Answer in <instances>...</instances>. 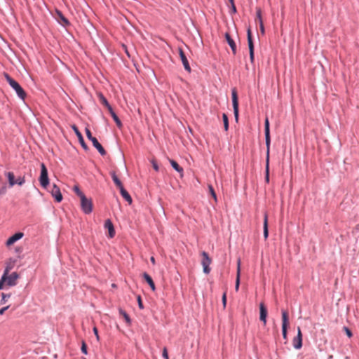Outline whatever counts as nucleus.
Masks as SVG:
<instances>
[{
    "instance_id": "1",
    "label": "nucleus",
    "mask_w": 359,
    "mask_h": 359,
    "mask_svg": "<svg viewBox=\"0 0 359 359\" xmlns=\"http://www.w3.org/2000/svg\"><path fill=\"white\" fill-rule=\"evenodd\" d=\"M4 76L6 81L8 83L10 86L15 91L18 96L24 100L26 97V93L20 85L13 78H11L7 73H4Z\"/></svg>"
},
{
    "instance_id": "2",
    "label": "nucleus",
    "mask_w": 359,
    "mask_h": 359,
    "mask_svg": "<svg viewBox=\"0 0 359 359\" xmlns=\"http://www.w3.org/2000/svg\"><path fill=\"white\" fill-rule=\"evenodd\" d=\"M85 130H86V134L87 138L92 142L93 145L97 149L99 153L102 156H104L106 154V151L104 150L103 147L101 145V144L98 142V140L95 137H93L90 130L88 128H86Z\"/></svg>"
},
{
    "instance_id": "3",
    "label": "nucleus",
    "mask_w": 359,
    "mask_h": 359,
    "mask_svg": "<svg viewBox=\"0 0 359 359\" xmlns=\"http://www.w3.org/2000/svg\"><path fill=\"white\" fill-rule=\"evenodd\" d=\"M10 268L8 266L6 268L4 273L3 275H6V284L9 286H15L17 284V280L19 278V275L17 272H13L11 274L8 275Z\"/></svg>"
},
{
    "instance_id": "4",
    "label": "nucleus",
    "mask_w": 359,
    "mask_h": 359,
    "mask_svg": "<svg viewBox=\"0 0 359 359\" xmlns=\"http://www.w3.org/2000/svg\"><path fill=\"white\" fill-rule=\"evenodd\" d=\"M39 180L41 186L43 188L46 189L49 184V178L48 170L43 163L41 164V174Z\"/></svg>"
},
{
    "instance_id": "5",
    "label": "nucleus",
    "mask_w": 359,
    "mask_h": 359,
    "mask_svg": "<svg viewBox=\"0 0 359 359\" xmlns=\"http://www.w3.org/2000/svg\"><path fill=\"white\" fill-rule=\"evenodd\" d=\"M81 199V210L85 214H90L93 210V203L91 199L88 198L86 196H82Z\"/></svg>"
},
{
    "instance_id": "6",
    "label": "nucleus",
    "mask_w": 359,
    "mask_h": 359,
    "mask_svg": "<svg viewBox=\"0 0 359 359\" xmlns=\"http://www.w3.org/2000/svg\"><path fill=\"white\" fill-rule=\"evenodd\" d=\"M231 96H232V104L233 109V114L235 116V119L236 121L238 120V99L237 91L236 88H233L231 90Z\"/></svg>"
},
{
    "instance_id": "7",
    "label": "nucleus",
    "mask_w": 359,
    "mask_h": 359,
    "mask_svg": "<svg viewBox=\"0 0 359 359\" xmlns=\"http://www.w3.org/2000/svg\"><path fill=\"white\" fill-rule=\"evenodd\" d=\"M201 255L203 257L201 264L203 267V272L206 274H208L210 272V268L209 266L211 264L212 260L210 258L208 254L205 251L201 252Z\"/></svg>"
},
{
    "instance_id": "8",
    "label": "nucleus",
    "mask_w": 359,
    "mask_h": 359,
    "mask_svg": "<svg viewBox=\"0 0 359 359\" xmlns=\"http://www.w3.org/2000/svg\"><path fill=\"white\" fill-rule=\"evenodd\" d=\"M264 133H265V141L266 146V151L269 154L271 139H270V128H269V121L266 117L264 121Z\"/></svg>"
},
{
    "instance_id": "9",
    "label": "nucleus",
    "mask_w": 359,
    "mask_h": 359,
    "mask_svg": "<svg viewBox=\"0 0 359 359\" xmlns=\"http://www.w3.org/2000/svg\"><path fill=\"white\" fill-rule=\"evenodd\" d=\"M289 323L288 313L286 311H282V332L284 339L287 337V327Z\"/></svg>"
},
{
    "instance_id": "10",
    "label": "nucleus",
    "mask_w": 359,
    "mask_h": 359,
    "mask_svg": "<svg viewBox=\"0 0 359 359\" xmlns=\"http://www.w3.org/2000/svg\"><path fill=\"white\" fill-rule=\"evenodd\" d=\"M292 345L295 349H300L302 346V334L299 327H297V335L292 340Z\"/></svg>"
},
{
    "instance_id": "11",
    "label": "nucleus",
    "mask_w": 359,
    "mask_h": 359,
    "mask_svg": "<svg viewBox=\"0 0 359 359\" xmlns=\"http://www.w3.org/2000/svg\"><path fill=\"white\" fill-rule=\"evenodd\" d=\"M178 51H179V55H180V57L181 58L182 62L183 64V66H184L185 70L187 71L188 72H191V67L189 65V61H188L182 48H179Z\"/></svg>"
},
{
    "instance_id": "12",
    "label": "nucleus",
    "mask_w": 359,
    "mask_h": 359,
    "mask_svg": "<svg viewBox=\"0 0 359 359\" xmlns=\"http://www.w3.org/2000/svg\"><path fill=\"white\" fill-rule=\"evenodd\" d=\"M72 130L74 131L76 135L77 136L79 143L81 144V147L85 149L88 150V147L87 144H86L84 139L83 137V135L81 133L79 130V128L75 125H73L72 126Z\"/></svg>"
},
{
    "instance_id": "13",
    "label": "nucleus",
    "mask_w": 359,
    "mask_h": 359,
    "mask_svg": "<svg viewBox=\"0 0 359 359\" xmlns=\"http://www.w3.org/2000/svg\"><path fill=\"white\" fill-rule=\"evenodd\" d=\"M56 19L57 22L63 27H67L70 25L69 21L65 17L62 13L56 10Z\"/></svg>"
},
{
    "instance_id": "14",
    "label": "nucleus",
    "mask_w": 359,
    "mask_h": 359,
    "mask_svg": "<svg viewBox=\"0 0 359 359\" xmlns=\"http://www.w3.org/2000/svg\"><path fill=\"white\" fill-rule=\"evenodd\" d=\"M51 195L55 198L57 202H61L62 200V196L60 192V188L56 185L53 184L50 191Z\"/></svg>"
},
{
    "instance_id": "15",
    "label": "nucleus",
    "mask_w": 359,
    "mask_h": 359,
    "mask_svg": "<svg viewBox=\"0 0 359 359\" xmlns=\"http://www.w3.org/2000/svg\"><path fill=\"white\" fill-rule=\"evenodd\" d=\"M259 313L260 316L259 319L261 321L263 322L264 325H265L266 324V317H267V309L264 304V303H260L259 304Z\"/></svg>"
},
{
    "instance_id": "16",
    "label": "nucleus",
    "mask_w": 359,
    "mask_h": 359,
    "mask_svg": "<svg viewBox=\"0 0 359 359\" xmlns=\"http://www.w3.org/2000/svg\"><path fill=\"white\" fill-rule=\"evenodd\" d=\"M24 236V233L22 232H18L11 236L6 241V244L7 246H10L14 244L16 241L21 239Z\"/></svg>"
},
{
    "instance_id": "17",
    "label": "nucleus",
    "mask_w": 359,
    "mask_h": 359,
    "mask_svg": "<svg viewBox=\"0 0 359 359\" xmlns=\"http://www.w3.org/2000/svg\"><path fill=\"white\" fill-rule=\"evenodd\" d=\"M104 228L108 230L109 236L110 238H113L115 236V230L111 221L108 219L104 222Z\"/></svg>"
},
{
    "instance_id": "18",
    "label": "nucleus",
    "mask_w": 359,
    "mask_h": 359,
    "mask_svg": "<svg viewBox=\"0 0 359 359\" xmlns=\"http://www.w3.org/2000/svg\"><path fill=\"white\" fill-rule=\"evenodd\" d=\"M225 39L229 45L230 48H231L232 53L233 55L236 54V45L233 39L231 37L230 34L226 32L225 34Z\"/></svg>"
},
{
    "instance_id": "19",
    "label": "nucleus",
    "mask_w": 359,
    "mask_h": 359,
    "mask_svg": "<svg viewBox=\"0 0 359 359\" xmlns=\"http://www.w3.org/2000/svg\"><path fill=\"white\" fill-rule=\"evenodd\" d=\"M120 194L122 196V197L128 202L129 204H131L133 202V199L129 194V193L124 189V187H121Z\"/></svg>"
},
{
    "instance_id": "20",
    "label": "nucleus",
    "mask_w": 359,
    "mask_h": 359,
    "mask_svg": "<svg viewBox=\"0 0 359 359\" xmlns=\"http://www.w3.org/2000/svg\"><path fill=\"white\" fill-rule=\"evenodd\" d=\"M143 277H144V280H146V282L149 285L151 289L153 291H154L156 290V287H155L154 282L153 281L151 277L147 273H144Z\"/></svg>"
},
{
    "instance_id": "21",
    "label": "nucleus",
    "mask_w": 359,
    "mask_h": 359,
    "mask_svg": "<svg viewBox=\"0 0 359 359\" xmlns=\"http://www.w3.org/2000/svg\"><path fill=\"white\" fill-rule=\"evenodd\" d=\"M264 236L265 239H266L269 236L268 216H267L266 213H264Z\"/></svg>"
},
{
    "instance_id": "22",
    "label": "nucleus",
    "mask_w": 359,
    "mask_h": 359,
    "mask_svg": "<svg viewBox=\"0 0 359 359\" xmlns=\"http://www.w3.org/2000/svg\"><path fill=\"white\" fill-rule=\"evenodd\" d=\"M111 178L114 182V184H116V186L119 189H121V187H123V184H122V182H121V180L118 179V177H117V175H116V173L114 172H111Z\"/></svg>"
},
{
    "instance_id": "23",
    "label": "nucleus",
    "mask_w": 359,
    "mask_h": 359,
    "mask_svg": "<svg viewBox=\"0 0 359 359\" xmlns=\"http://www.w3.org/2000/svg\"><path fill=\"white\" fill-rule=\"evenodd\" d=\"M169 161L173 169H175L179 173L183 172V168L181 166H180L179 164L175 161L172 159H170Z\"/></svg>"
},
{
    "instance_id": "24",
    "label": "nucleus",
    "mask_w": 359,
    "mask_h": 359,
    "mask_svg": "<svg viewBox=\"0 0 359 359\" xmlns=\"http://www.w3.org/2000/svg\"><path fill=\"white\" fill-rule=\"evenodd\" d=\"M248 43L249 50H254V44H253V41H252L250 29H248Z\"/></svg>"
},
{
    "instance_id": "25",
    "label": "nucleus",
    "mask_w": 359,
    "mask_h": 359,
    "mask_svg": "<svg viewBox=\"0 0 359 359\" xmlns=\"http://www.w3.org/2000/svg\"><path fill=\"white\" fill-rule=\"evenodd\" d=\"M6 176L8 177L9 185L11 187L14 186L15 184V180L14 174L11 172H8L6 173Z\"/></svg>"
},
{
    "instance_id": "26",
    "label": "nucleus",
    "mask_w": 359,
    "mask_h": 359,
    "mask_svg": "<svg viewBox=\"0 0 359 359\" xmlns=\"http://www.w3.org/2000/svg\"><path fill=\"white\" fill-rule=\"evenodd\" d=\"M239 285H240V260H238V262L237 277H236V285H235L236 291L238 290Z\"/></svg>"
},
{
    "instance_id": "27",
    "label": "nucleus",
    "mask_w": 359,
    "mask_h": 359,
    "mask_svg": "<svg viewBox=\"0 0 359 359\" xmlns=\"http://www.w3.org/2000/svg\"><path fill=\"white\" fill-rule=\"evenodd\" d=\"M266 181L267 182H269V154H268V153L266 152Z\"/></svg>"
},
{
    "instance_id": "28",
    "label": "nucleus",
    "mask_w": 359,
    "mask_h": 359,
    "mask_svg": "<svg viewBox=\"0 0 359 359\" xmlns=\"http://www.w3.org/2000/svg\"><path fill=\"white\" fill-rule=\"evenodd\" d=\"M222 119L224 123V128L226 131L229 130V118L226 114H222Z\"/></svg>"
},
{
    "instance_id": "29",
    "label": "nucleus",
    "mask_w": 359,
    "mask_h": 359,
    "mask_svg": "<svg viewBox=\"0 0 359 359\" xmlns=\"http://www.w3.org/2000/svg\"><path fill=\"white\" fill-rule=\"evenodd\" d=\"M11 294H1V299L0 301V304H4L8 301V299L11 297Z\"/></svg>"
},
{
    "instance_id": "30",
    "label": "nucleus",
    "mask_w": 359,
    "mask_h": 359,
    "mask_svg": "<svg viewBox=\"0 0 359 359\" xmlns=\"http://www.w3.org/2000/svg\"><path fill=\"white\" fill-rule=\"evenodd\" d=\"M119 313L121 315H122L124 318V319L126 320V323L128 324H130L131 323V320H130V318L129 317V316L126 313V312L122 309H120L119 310Z\"/></svg>"
},
{
    "instance_id": "31",
    "label": "nucleus",
    "mask_w": 359,
    "mask_h": 359,
    "mask_svg": "<svg viewBox=\"0 0 359 359\" xmlns=\"http://www.w3.org/2000/svg\"><path fill=\"white\" fill-rule=\"evenodd\" d=\"M111 117L113 118L114 121L116 122V126L121 128L122 127V123L120 121L119 118L116 115V114H114L111 115Z\"/></svg>"
},
{
    "instance_id": "32",
    "label": "nucleus",
    "mask_w": 359,
    "mask_h": 359,
    "mask_svg": "<svg viewBox=\"0 0 359 359\" xmlns=\"http://www.w3.org/2000/svg\"><path fill=\"white\" fill-rule=\"evenodd\" d=\"M73 190L80 198H82V196H85V194L80 190L78 186H74Z\"/></svg>"
},
{
    "instance_id": "33",
    "label": "nucleus",
    "mask_w": 359,
    "mask_h": 359,
    "mask_svg": "<svg viewBox=\"0 0 359 359\" xmlns=\"http://www.w3.org/2000/svg\"><path fill=\"white\" fill-rule=\"evenodd\" d=\"M100 102L105 106V107H107L109 105V102L107 101V100L105 98V97L102 95V94H100Z\"/></svg>"
},
{
    "instance_id": "34",
    "label": "nucleus",
    "mask_w": 359,
    "mask_h": 359,
    "mask_svg": "<svg viewBox=\"0 0 359 359\" xmlns=\"http://www.w3.org/2000/svg\"><path fill=\"white\" fill-rule=\"evenodd\" d=\"M208 189H209V191H210V193L211 196H212V198H214V200H215V201H217V195H216V194H215V190H214V189H213L212 186V185H210H210H208Z\"/></svg>"
},
{
    "instance_id": "35",
    "label": "nucleus",
    "mask_w": 359,
    "mask_h": 359,
    "mask_svg": "<svg viewBox=\"0 0 359 359\" xmlns=\"http://www.w3.org/2000/svg\"><path fill=\"white\" fill-rule=\"evenodd\" d=\"M256 15H257V18L259 20V23H261V21H262V11H261L260 8H256Z\"/></svg>"
},
{
    "instance_id": "36",
    "label": "nucleus",
    "mask_w": 359,
    "mask_h": 359,
    "mask_svg": "<svg viewBox=\"0 0 359 359\" xmlns=\"http://www.w3.org/2000/svg\"><path fill=\"white\" fill-rule=\"evenodd\" d=\"M25 182V177H19L16 180H15V184H18L20 186H22L24 183Z\"/></svg>"
},
{
    "instance_id": "37",
    "label": "nucleus",
    "mask_w": 359,
    "mask_h": 359,
    "mask_svg": "<svg viewBox=\"0 0 359 359\" xmlns=\"http://www.w3.org/2000/svg\"><path fill=\"white\" fill-rule=\"evenodd\" d=\"M6 275H3L0 279V290L4 288V285L6 283Z\"/></svg>"
},
{
    "instance_id": "38",
    "label": "nucleus",
    "mask_w": 359,
    "mask_h": 359,
    "mask_svg": "<svg viewBox=\"0 0 359 359\" xmlns=\"http://www.w3.org/2000/svg\"><path fill=\"white\" fill-rule=\"evenodd\" d=\"M81 352L83 353V354H87L88 353V351H87V346L85 343V341H82V346H81Z\"/></svg>"
},
{
    "instance_id": "39",
    "label": "nucleus",
    "mask_w": 359,
    "mask_h": 359,
    "mask_svg": "<svg viewBox=\"0 0 359 359\" xmlns=\"http://www.w3.org/2000/svg\"><path fill=\"white\" fill-rule=\"evenodd\" d=\"M343 329L349 338L353 336L352 332L347 327H344Z\"/></svg>"
},
{
    "instance_id": "40",
    "label": "nucleus",
    "mask_w": 359,
    "mask_h": 359,
    "mask_svg": "<svg viewBox=\"0 0 359 359\" xmlns=\"http://www.w3.org/2000/svg\"><path fill=\"white\" fill-rule=\"evenodd\" d=\"M137 302H138V306L140 309H144V306L141 299V297L140 295L137 296Z\"/></svg>"
},
{
    "instance_id": "41",
    "label": "nucleus",
    "mask_w": 359,
    "mask_h": 359,
    "mask_svg": "<svg viewBox=\"0 0 359 359\" xmlns=\"http://www.w3.org/2000/svg\"><path fill=\"white\" fill-rule=\"evenodd\" d=\"M151 164H152L153 168L156 171H158L159 168H158V165L157 163L156 162V161H154V160L151 161Z\"/></svg>"
},
{
    "instance_id": "42",
    "label": "nucleus",
    "mask_w": 359,
    "mask_h": 359,
    "mask_svg": "<svg viewBox=\"0 0 359 359\" xmlns=\"http://www.w3.org/2000/svg\"><path fill=\"white\" fill-rule=\"evenodd\" d=\"M162 355H163V358L164 359H169L168 353V351H167L166 348H163Z\"/></svg>"
},
{
    "instance_id": "43",
    "label": "nucleus",
    "mask_w": 359,
    "mask_h": 359,
    "mask_svg": "<svg viewBox=\"0 0 359 359\" xmlns=\"http://www.w3.org/2000/svg\"><path fill=\"white\" fill-rule=\"evenodd\" d=\"M222 303H223L224 306L225 307L226 304V292H224V294L222 295Z\"/></svg>"
},
{
    "instance_id": "44",
    "label": "nucleus",
    "mask_w": 359,
    "mask_h": 359,
    "mask_svg": "<svg viewBox=\"0 0 359 359\" xmlns=\"http://www.w3.org/2000/svg\"><path fill=\"white\" fill-rule=\"evenodd\" d=\"M9 307L10 306H6L5 307L1 308L0 309V315H3L5 313V311L8 309Z\"/></svg>"
},
{
    "instance_id": "45",
    "label": "nucleus",
    "mask_w": 359,
    "mask_h": 359,
    "mask_svg": "<svg viewBox=\"0 0 359 359\" xmlns=\"http://www.w3.org/2000/svg\"><path fill=\"white\" fill-rule=\"evenodd\" d=\"M93 332H94L95 335L96 336L97 340L99 341L100 337L98 335V330L96 327H93Z\"/></svg>"
},
{
    "instance_id": "46",
    "label": "nucleus",
    "mask_w": 359,
    "mask_h": 359,
    "mask_svg": "<svg viewBox=\"0 0 359 359\" xmlns=\"http://www.w3.org/2000/svg\"><path fill=\"white\" fill-rule=\"evenodd\" d=\"M259 27H260V31H261L262 34H264V27L263 21H261V23H259Z\"/></svg>"
},
{
    "instance_id": "47",
    "label": "nucleus",
    "mask_w": 359,
    "mask_h": 359,
    "mask_svg": "<svg viewBox=\"0 0 359 359\" xmlns=\"http://www.w3.org/2000/svg\"><path fill=\"white\" fill-rule=\"evenodd\" d=\"M249 52H250V60L252 62L254 61V50H249Z\"/></svg>"
},
{
    "instance_id": "48",
    "label": "nucleus",
    "mask_w": 359,
    "mask_h": 359,
    "mask_svg": "<svg viewBox=\"0 0 359 359\" xmlns=\"http://www.w3.org/2000/svg\"><path fill=\"white\" fill-rule=\"evenodd\" d=\"M107 108V109L109 110L111 116L114 114H115L114 111L113 110L111 106L109 104V106L106 107Z\"/></svg>"
},
{
    "instance_id": "49",
    "label": "nucleus",
    "mask_w": 359,
    "mask_h": 359,
    "mask_svg": "<svg viewBox=\"0 0 359 359\" xmlns=\"http://www.w3.org/2000/svg\"><path fill=\"white\" fill-rule=\"evenodd\" d=\"M232 5V11L233 13H236V6L234 5V4H231Z\"/></svg>"
},
{
    "instance_id": "50",
    "label": "nucleus",
    "mask_w": 359,
    "mask_h": 359,
    "mask_svg": "<svg viewBox=\"0 0 359 359\" xmlns=\"http://www.w3.org/2000/svg\"><path fill=\"white\" fill-rule=\"evenodd\" d=\"M5 192H6L5 188H2L1 189H0V194H4Z\"/></svg>"
},
{
    "instance_id": "51",
    "label": "nucleus",
    "mask_w": 359,
    "mask_h": 359,
    "mask_svg": "<svg viewBox=\"0 0 359 359\" xmlns=\"http://www.w3.org/2000/svg\"><path fill=\"white\" fill-rule=\"evenodd\" d=\"M150 260H151V263H152L153 264H155L156 262H155V259H154V257H151V259H150Z\"/></svg>"
},
{
    "instance_id": "52",
    "label": "nucleus",
    "mask_w": 359,
    "mask_h": 359,
    "mask_svg": "<svg viewBox=\"0 0 359 359\" xmlns=\"http://www.w3.org/2000/svg\"><path fill=\"white\" fill-rule=\"evenodd\" d=\"M126 54L130 57V55H129V53H128V50H126Z\"/></svg>"
},
{
    "instance_id": "53",
    "label": "nucleus",
    "mask_w": 359,
    "mask_h": 359,
    "mask_svg": "<svg viewBox=\"0 0 359 359\" xmlns=\"http://www.w3.org/2000/svg\"><path fill=\"white\" fill-rule=\"evenodd\" d=\"M231 4H233V0H229Z\"/></svg>"
}]
</instances>
